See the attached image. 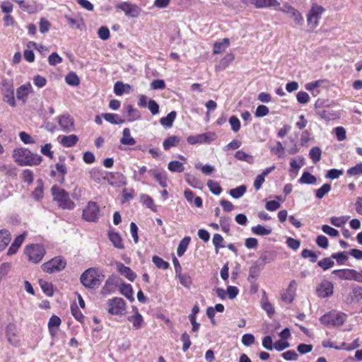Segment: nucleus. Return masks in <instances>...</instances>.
I'll return each instance as SVG.
<instances>
[{"mask_svg": "<svg viewBox=\"0 0 362 362\" xmlns=\"http://www.w3.org/2000/svg\"><path fill=\"white\" fill-rule=\"evenodd\" d=\"M13 157L15 162L21 166L37 165L42 160V156L34 154L24 148H17L14 149Z\"/></svg>", "mask_w": 362, "mask_h": 362, "instance_id": "nucleus-1", "label": "nucleus"}, {"mask_svg": "<svg viewBox=\"0 0 362 362\" xmlns=\"http://www.w3.org/2000/svg\"><path fill=\"white\" fill-rule=\"evenodd\" d=\"M105 276L102 272L96 268L86 269L81 276V284L86 288H94L98 287L104 280Z\"/></svg>", "mask_w": 362, "mask_h": 362, "instance_id": "nucleus-2", "label": "nucleus"}, {"mask_svg": "<svg viewBox=\"0 0 362 362\" xmlns=\"http://www.w3.org/2000/svg\"><path fill=\"white\" fill-rule=\"evenodd\" d=\"M53 199L58 204V206L63 209L72 210L75 207V204L69 197V194L64 189L56 185L51 189Z\"/></svg>", "mask_w": 362, "mask_h": 362, "instance_id": "nucleus-3", "label": "nucleus"}, {"mask_svg": "<svg viewBox=\"0 0 362 362\" xmlns=\"http://www.w3.org/2000/svg\"><path fill=\"white\" fill-rule=\"evenodd\" d=\"M1 92L3 95V100L11 107H16V103L14 98V88L13 81L6 78H2L1 82Z\"/></svg>", "mask_w": 362, "mask_h": 362, "instance_id": "nucleus-4", "label": "nucleus"}, {"mask_svg": "<svg viewBox=\"0 0 362 362\" xmlns=\"http://www.w3.org/2000/svg\"><path fill=\"white\" fill-rule=\"evenodd\" d=\"M346 319V314L337 311H331L322 315L320 318V321L325 326L339 327L344 323Z\"/></svg>", "mask_w": 362, "mask_h": 362, "instance_id": "nucleus-5", "label": "nucleus"}, {"mask_svg": "<svg viewBox=\"0 0 362 362\" xmlns=\"http://www.w3.org/2000/svg\"><path fill=\"white\" fill-rule=\"evenodd\" d=\"M46 253L45 247L40 244H31L25 248V254L33 263L40 262Z\"/></svg>", "mask_w": 362, "mask_h": 362, "instance_id": "nucleus-6", "label": "nucleus"}, {"mask_svg": "<svg viewBox=\"0 0 362 362\" xmlns=\"http://www.w3.org/2000/svg\"><path fill=\"white\" fill-rule=\"evenodd\" d=\"M325 9L322 6L313 5L307 14L308 25L312 30L317 28Z\"/></svg>", "mask_w": 362, "mask_h": 362, "instance_id": "nucleus-7", "label": "nucleus"}, {"mask_svg": "<svg viewBox=\"0 0 362 362\" xmlns=\"http://www.w3.org/2000/svg\"><path fill=\"white\" fill-rule=\"evenodd\" d=\"M66 265V262L60 257H55L51 260L42 264V269L44 272L52 274L56 272L63 270Z\"/></svg>", "mask_w": 362, "mask_h": 362, "instance_id": "nucleus-8", "label": "nucleus"}, {"mask_svg": "<svg viewBox=\"0 0 362 362\" xmlns=\"http://www.w3.org/2000/svg\"><path fill=\"white\" fill-rule=\"evenodd\" d=\"M107 311L111 315H122L125 313L126 303L122 298H113L108 300L107 303Z\"/></svg>", "mask_w": 362, "mask_h": 362, "instance_id": "nucleus-9", "label": "nucleus"}, {"mask_svg": "<svg viewBox=\"0 0 362 362\" xmlns=\"http://www.w3.org/2000/svg\"><path fill=\"white\" fill-rule=\"evenodd\" d=\"M100 209L95 202H89L83 211V218L87 221L95 222L98 219Z\"/></svg>", "mask_w": 362, "mask_h": 362, "instance_id": "nucleus-10", "label": "nucleus"}, {"mask_svg": "<svg viewBox=\"0 0 362 362\" xmlns=\"http://www.w3.org/2000/svg\"><path fill=\"white\" fill-rule=\"evenodd\" d=\"M278 10L284 13L288 14L297 25H300L303 24V18L301 13L288 3L283 4V6L279 8Z\"/></svg>", "mask_w": 362, "mask_h": 362, "instance_id": "nucleus-11", "label": "nucleus"}, {"mask_svg": "<svg viewBox=\"0 0 362 362\" xmlns=\"http://www.w3.org/2000/svg\"><path fill=\"white\" fill-rule=\"evenodd\" d=\"M117 8L124 11L125 15L131 18H136L141 13V9L136 4L129 2H121L117 5Z\"/></svg>", "mask_w": 362, "mask_h": 362, "instance_id": "nucleus-12", "label": "nucleus"}, {"mask_svg": "<svg viewBox=\"0 0 362 362\" xmlns=\"http://www.w3.org/2000/svg\"><path fill=\"white\" fill-rule=\"evenodd\" d=\"M33 90L30 83L21 85L16 90V98L18 100H21L25 103L27 101L28 95L31 93Z\"/></svg>", "mask_w": 362, "mask_h": 362, "instance_id": "nucleus-13", "label": "nucleus"}, {"mask_svg": "<svg viewBox=\"0 0 362 362\" xmlns=\"http://www.w3.org/2000/svg\"><path fill=\"white\" fill-rule=\"evenodd\" d=\"M210 136L213 135L209 133L191 135L187 137V141L189 144L192 145L196 144L209 143L213 140V138H210Z\"/></svg>", "mask_w": 362, "mask_h": 362, "instance_id": "nucleus-14", "label": "nucleus"}, {"mask_svg": "<svg viewBox=\"0 0 362 362\" xmlns=\"http://www.w3.org/2000/svg\"><path fill=\"white\" fill-rule=\"evenodd\" d=\"M115 264L117 272L121 275L124 276L131 281H133L135 279L136 275L129 267H126L120 262H117Z\"/></svg>", "mask_w": 362, "mask_h": 362, "instance_id": "nucleus-15", "label": "nucleus"}, {"mask_svg": "<svg viewBox=\"0 0 362 362\" xmlns=\"http://www.w3.org/2000/svg\"><path fill=\"white\" fill-rule=\"evenodd\" d=\"M59 124L65 132H70L74 129V120L69 115H62L59 118Z\"/></svg>", "mask_w": 362, "mask_h": 362, "instance_id": "nucleus-16", "label": "nucleus"}, {"mask_svg": "<svg viewBox=\"0 0 362 362\" xmlns=\"http://www.w3.org/2000/svg\"><path fill=\"white\" fill-rule=\"evenodd\" d=\"M317 295L322 298L328 297L333 293V285L329 281L321 283L317 289Z\"/></svg>", "mask_w": 362, "mask_h": 362, "instance_id": "nucleus-17", "label": "nucleus"}, {"mask_svg": "<svg viewBox=\"0 0 362 362\" xmlns=\"http://www.w3.org/2000/svg\"><path fill=\"white\" fill-rule=\"evenodd\" d=\"M58 140L63 146L70 148L76 145L78 138L75 134H71L69 136H59Z\"/></svg>", "mask_w": 362, "mask_h": 362, "instance_id": "nucleus-18", "label": "nucleus"}, {"mask_svg": "<svg viewBox=\"0 0 362 362\" xmlns=\"http://www.w3.org/2000/svg\"><path fill=\"white\" fill-rule=\"evenodd\" d=\"M251 3L257 8L275 7L279 5L277 0H251Z\"/></svg>", "mask_w": 362, "mask_h": 362, "instance_id": "nucleus-19", "label": "nucleus"}, {"mask_svg": "<svg viewBox=\"0 0 362 362\" xmlns=\"http://www.w3.org/2000/svg\"><path fill=\"white\" fill-rule=\"evenodd\" d=\"M354 271L352 269H336L332 272V274L337 275L341 279L353 280Z\"/></svg>", "mask_w": 362, "mask_h": 362, "instance_id": "nucleus-20", "label": "nucleus"}, {"mask_svg": "<svg viewBox=\"0 0 362 362\" xmlns=\"http://www.w3.org/2000/svg\"><path fill=\"white\" fill-rule=\"evenodd\" d=\"M199 312V308L197 305H195L193 306V308L192 309V313L189 315V321L192 325V330L194 332H197L200 327V324L196 321V315Z\"/></svg>", "mask_w": 362, "mask_h": 362, "instance_id": "nucleus-21", "label": "nucleus"}, {"mask_svg": "<svg viewBox=\"0 0 362 362\" xmlns=\"http://www.w3.org/2000/svg\"><path fill=\"white\" fill-rule=\"evenodd\" d=\"M89 177L90 180L98 184L105 179V173L95 168L89 171Z\"/></svg>", "mask_w": 362, "mask_h": 362, "instance_id": "nucleus-22", "label": "nucleus"}, {"mask_svg": "<svg viewBox=\"0 0 362 362\" xmlns=\"http://www.w3.org/2000/svg\"><path fill=\"white\" fill-rule=\"evenodd\" d=\"M127 320L132 323L135 329H139L142 327L144 319L138 311H136L134 315L129 316Z\"/></svg>", "mask_w": 362, "mask_h": 362, "instance_id": "nucleus-23", "label": "nucleus"}, {"mask_svg": "<svg viewBox=\"0 0 362 362\" xmlns=\"http://www.w3.org/2000/svg\"><path fill=\"white\" fill-rule=\"evenodd\" d=\"M109 239L113 244V245L119 250H122L124 248V244L122 243V239L120 235L118 233L111 232L109 233Z\"/></svg>", "mask_w": 362, "mask_h": 362, "instance_id": "nucleus-24", "label": "nucleus"}, {"mask_svg": "<svg viewBox=\"0 0 362 362\" xmlns=\"http://www.w3.org/2000/svg\"><path fill=\"white\" fill-rule=\"evenodd\" d=\"M120 143L124 145L133 146L136 144L135 139L131 136L130 129L124 128L122 132V137L120 139Z\"/></svg>", "mask_w": 362, "mask_h": 362, "instance_id": "nucleus-25", "label": "nucleus"}, {"mask_svg": "<svg viewBox=\"0 0 362 362\" xmlns=\"http://www.w3.org/2000/svg\"><path fill=\"white\" fill-rule=\"evenodd\" d=\"M126 112L128 115V121L133 122L134 120L139 119L141 117L140 112L134 108L132 105H127L124 107Z\"/></svg>", "mask_w": 362, "mask_h": 362, "instance_id": "nucleus-26", "label": "nucleus"}, {"mask_svg": "<svg viewBox=\"0 0 362 362\" xmlns=\"http://www.w3.org/2000/svg\"><path fill=\"white\" fill-rule=\"evenodd\" d=\"M102 117L108 122L113 124H123L125 120L122 119L118 115L113 113H104Z\"/></svg>", "mask_w": 362, "mask_h": 362, "instance_id": "nucleus-27", "label": "nucleus"}, {"mask_svg": "<svg viewBox=\"0 0 362 362\" xmlns=\"http://www.w3.org/2000/svg\"><path fill=\"white\" fill-rule=\"evenodd\" d=\"M11 241V234L7 230H0V252L4 250Z\"/></svg>", "mask_w": 362, "mask_h": 362, "instance_id": "nucleus-28", "label": "nucleus"}, {"mask_svg": "<svg viewBox=\"0 0 362 362\" xmlns=\"http://www.w3.org/2000/svg\"><path fill=\"white\" fill-rule=\"evenodd\" d=\"M235 158L238 160L245 161L249 164H252L255 162L253 156L243 151H236L235 153Z\"/></svg>", "mask_w": 362, "mask_h": 362, "instance_id": "nucleus-29", "label": "nucleus"}, {"mask_svg": "<svg viewBox=\"0 0 362 362\" xmlns=\"http://www.w3.org/2000/svg\"><path fill=\"white\" fill-rule=\"evenodd\" d=\"M190 240V237L186 236L180 240L177 249V255L178 257H182L184 255L189 246Z\"/></svg>", "mask_w": 362, "mask_h": 362, "instance_id": "nucleus-30", "label": "nucleus"}, {"mask_svg": "<svg viewBox=\"0 0 362 362\" xmlns=\"http://www.w3.org/2000/svg\"><path fill=\"white\" fill-rule=\"evenodd\" d=\"M251 230L254 234L257 235H268L272 233V229L270 227L257 225L252 227Z\"/></svg>", "mask_w": 362, "mask_h": 362, "instance_id": "nucleus-31", "label": "nucleus"}, {"mask_svg": "<svg viewBox=\"0 0 362 362\" xmlns=\"http://www.w3.org/2000/svg\"><path fill=\"white\" fill-rule=\"evenodd\" d=\"M176 112L172 111L166 117H162L160 120V122L163 126L165 127H171L174 120L176 118Z\"/></svg>", "mask_w": 362, "mask_h": 362, "instance_id": "nucleus-32", "label": "nucleus"}, {"mask_svg": "<svg viewBox=\"0 0 362 362\" xmlns=\"http://www.w3.org/2000/svg\"><path fill=\"white\" fill-rule=\"evenodd\" d=\"M185 180L192 187L196 189H202L203 184L201 180L196 177L191 175L189 174L185 175Z\"/></svg>", "mask_w": 362, "mask_h": 362, "instance_id": "nucleus-33", "label": "nucleus"}, {"mask_svg": "<svg viewBox=\"0 0 362 362\" xmlns=\"http://www.w3.org/2000/svg\"><path fill=\"white\" fill-rule=\"evenodd\" d=\"M180 138L176 136L168 137L164 140L163 146L165 150H169L171 147L177 146L180 142Z\"/></svg>", "mask_w": 362, "mask_h": 362, "instance_id": "nucleus-34", "label": "nucleus"}, {"mask_svg": "<svg viewBox=\"0 0 362 362\" xmlns=\"http://www.w3.org/2000/svg\"><path fill=\"white\" fill-rule=\"evenodd\" d=\"M317 178L309 172H304L298 180L299 183L307 185L315 184Z\"/></svg>", "mask_w": 362, "mask_h": 362, "instance_id": "nucleus-35", "label": "nucleus"}, {"mask_svg": "<svg viewBox=\"0 0 362 362\" xmlns=\"http://www.w3.org/2000/svg\"><path fill=\"white\" fill-rule=\"evenodd\" d=\"M120 292L130 301L134 300L133 289L130 284H122L120 286Z\"/></svg>", "mask_w": 362, "mask_h": 362, "instance_id": "nucleus-36", "label": "nucleus"}, {"mask_svg": "<svg viewBox=\"0 0 362 362\" xmlns=\"http://www.w3.org/2000/svg\"><path fill=\"white\" fill-rule=\"evenodd\" d=\"M228 45L229 40L228 38H224L221 42H216L214 47V53L220 54L223 52L226 49Z\"/></svg>", "mask_w": 362, "mask_h": 362, "instance_id": "nucleus-37", "label": "nucleus"}, {"mask_svg": "<svg viewBox=\"0 0 362 362\" xmlns=\"http://www.w3.org/2000/svg\"><path fill=\"white\" fill-rule=\"evenodd\" d=\"M39 284L42 290L47 296H52L53 295V286L52 283L40 279Z\"/></svg>", "mask_w": 362, "mask_h": 362, "instance_id": "nucleus-38", "label": "nucleus"}, {"mask_svg": "<svg viewBox=\"0 0 362 362\" xmlns=\"http://www.w3.org/2000/svg\"><path fill=\"white\" fill-rule=\"evenodd\" d=\"M246 192V187L245 185H240L236 188L231 189L229 191V194L235 199H239L243 196Z\"/></svg>", "mask_w": 362, "mask_h": 362, "instance_id": "nucleus-39", "label": "nucleus"}, {"mask_svg": "<svg viewBox=\"0 0 362 362\" xmlns=\"http://www.w3.org/2000/svg\"><path fill=\"white\" fill-rule=\"evenodd\" d=\"M352 300L358 302L362 299V286L354 285L352 286V292L351 295Z\"/></svg>", "mask_w": 362, "mask_h": 362, "instance_id": "nucleus-40", "label": "nucleus"}, {"mask_svg": "<svg viewBox=\"0 0 362 362\" xmlns=\"http://www.w3.org/2000/svg\"><path fill=\"white\" fill-rule=\"evenodd\" d=\"M234 57L232 54H228L225 57H223L219 64L216 66V70H223L232 62Z\"/></svg>", "mask_w": 362, "mask_h": 362, "instance_id": "nucleus-41", "label": "nucleus"}, {"mask_svg": "<svg viewBox=\"0 0 362 362\" xmlns=\"http://www.w3.org/2000/svg\"><path fill=\"white\" fill-rule=\"evenodd\" d=\"M315 107L316 109L315 112L319 117L326 120L331 119L332 115L329 111L319 109L320 104L318 100L315 103Z\"/></svg>", "mask_w": 362, "mask_h": 362, "instance_id": "nucleus-42", "label": "nucleus"}, {"mask_svg": "<svg viewBox=\"0 0 362 362\" xmlns=\"http://www.w3.org/2000/svg\"><path fill=\"white\" fill-rule=\"evenodd\" d=\"M168 168L171 172L182 173L184 171L185 168L182 163L173 160L168 163Z\"/></svg>", "mask_w": 362, "mask_h": 362, "instance_id": "nucleus-43", "label": "nucleus"}, {"mask_svg": "<svg viewBox=\"0 0 362 362\" xmlns=\"http://www.w3.org/2000/svg\"><path fill=\"white\" fill-rule=\"evenodd\" d=\"M322 151L319 147H313L310 150L309 156L314 163H317L321 159Z\"/></svg>", "mask_w": 362, "mask_h": 362, "instance_id": "nucleus-44", "label": "nucleus"}, {"mask_svg": "<svg viewBox=\"0 0 362 362\" xmlns=\"http://www.w3.org/2000/svg\"><path fill=\"white\" fill-rule=\"evenodd\" d=\"M207 187L209 190L215 195H218L221 193L222 189L217 182L209 180L207 181Z\"/></svg>", "mask_w": 362, "mask_h": 362, "instance_id": "nucleus-45", "label": "nucleus"}, {"mask_svg": "<svg viewBox=\"0 0 362 362\" xmlns=\"http://www.w3.org/2000/svg\"><path fill=\"white\" fill-rule=\"evenodd\" d=\"M65 81L69 85L72 86H76L80 83L79 78L74 72L69 73L65 78Z\"/></svg>", "mask_w": 362, "mask_h": 362, "instance_id": "nucleus-46", "label": "nucleus"}, {"mask_svg": "<svg viewBox=\"0 0 362 362\" xmlns=\"http://www.w3.org/2000/svg\"><path fill=\"white\" fill-rule=\"evenodd\" d=\"M32 195L37 201L40 200L43 197V187L42 182L41 180H37V186L33 192Z\"/></svg>", "mask_w": 362, "mask_h": 362, "instance_id": "nucleus-47", "label": "nucleus"}, {"mask_svg": "<svg viewBox=\"0 0 362 362\" xmlns=\"http://www.w3.org/2000/svg\"><path fill=\"white\" fill-rule=\"evenodd\" d=\"M331 190V185L329 184H324L320 188L316 190V198L321 199L324 196Z\"/></svg>", "mask_w": 362, "mask_h": 362, "instance_id": "nucleus-48", "label": "nucleus"}, {"mask_svg": "<svg viewBox=\"0 0 362 362\" xmlns=\"http://www.w3.org/2000/svg\"><path fill=\"white\" fill-rule=\"evenodd\" d=\"M141 200L142 203L145 206H146V207L151 209L153 211H156V208L154 204V202L151 197H149L148 195H146V194H142L141 196Z\"/></svg>", "mask_w": 362, "mask_h": 362, "instance_id": "nucleus-49", "label": "nucleus"}, {"mask_svg": "<svg viewBox=\"0 0 362 362\" xmlns=\"http://www.w3.org/2000/svg\"><path fill=\"white\" fill-rule=\"evenodd\" d=\"M152 261L154 264L159 269H167L169 268V263L168 262L164 261L162 258L158 256H153L152 258Z\"/></svg>", "mask_w": 362, "mask_h": 362, "instance_id": "nucleus-50", "label": "nucleus"}, {"mask_svg": "<svg viewBox=\"0 0 362 362\" xmlns=\"http://www.w3.org/2000/svg\"><path fill=\"white\" fill-rule=\"evenodd\" d=\"M348 219H349V216H340V217L333 216V217L330 218V223L336 227H341L344 223H346Z\"/></svg>", "mask_w": 362, "mask_h": 362, "instance_id": "nucleus-51", "label": "nucleus"}, {"mask_svg": "<svg viewBox=\"0 0 362 362\" xmlns=\"http://www.w3.org/2000/svg\"><path fill=\"white\" fill-rule=\"evenodd\" d=\"M212 241L214 245L216 253H218L219 248L224 247V245H223V238L220 234H214Z\"/></svg>", "mask_w": 362, "mask_h": 362, "instance_id": "nucleus-52", "label": "nucleus"}, {"mask_svg": "<svg viewBox=\"0 0 362 362\" xmlns=\"http://www.w3.org/2000/svg\"><path fill=\"white\" fill-rule=\"evenodd\" d=\"M260 267L257 264H254L250 268L249 271L248 280L252 281L255 279L259 274Z\"/></svg>", "mask_w": 362, "mask_h": 362, "instance_id": "nucleus-53", "label": "nucleus"}, {"mask_svg": "<svg viewBox=\"0 0 362 362\" xmlns=\"http://www.w3.org/2000/svg\"><path fill=\"white\" fill-rule=\"evenodd\" d=\"M271 151H272L275 155L278 157L281 158L284 156V147L280 141H277L275 147L269 148Z\"/></svg>", "mask_w": 362, "mask_h": 362, "instance_id": "nucleus-54", "label": "nucleus"}, {"mask_svg": "<svg viewBox=\"0 0 362 362\" xmlns=\"http://www.w3.org/2000/svg\"><path fill=\"white\" fill-rule=\"evenodd\" d=\"M125 87L130 88L129 85L124 84L122 82L117 81L114 86V91L117 95H122L125 91Z\"/></svg>", "mask_w": 362, "mask_h": 362, "instance_id": "nucleus-55", "label": "nucleus"}, {"mask_svg": "<svg viewBox=\"0 0 362 362\" xmlns=\"http://www.w3.org/2000/svg\"><path fill=\"white\" fill-rule=\"evenodd\" d=\"M229 123L230 124V127H231V129L234 132H237L240 130V122L239 120V119L236 117V116H231L230 118H229Z\"/></svg>", "mask_w": 362, "mask_h": 362, "instance_id": "nucleus-56", "label": "nucleus"}, {"mask_svg": "<svg viewBox=\"0 0 362 362\" xmlns=\"http://www.w3.org/2000/svg\"><path fill=\"white\" fill-rule=\"evenodd\" d=\"M195 168L197 169H199V170H201L202 172L205 174V175H209L211 174V173L214 172V170H215L214 169V167L211 165H202L201 163H197L195 165Z\"/></svg>", "mask_w": 362, "mask_h": 362, "instance_id": "nucleus-57", "label": "nucleus"}, {"mask_svg": "<svg viewBox=\"0 0 362 362\" xmlns=\"http://www.w3.org/2000/svg\"><path fill=\"white\" fill-rule=\"evenodd\" d=\"M181 341H182V350L184 352L187 351L191 346V340L189 335L185 332L181 336Z\"/></svg>", "mask_w": 362, "mask_h": 362, "instance_id": "nucleus-58", "label": "nucleus"}, {"mask_svg": "<svg viewBox=\"0 0 362 362\" xmlns=\"http://www.w3.org/2000/svg\"><path fill=\"white\" fill-rule=\"evenodd\" d=\"M349 176L362 175V163H358L347 170Z\"/></svg>", "mask_w": 362, "mask_h": 362, "instance_id": "nucleus-59", "label": "nucleus"}, {"mask_svg": "<svg viewBox=\"0 0 362 362\" xmlns=\"http://www.w3.org/2000/svg\"><path fill=\"white\" fill-rule=\"evenodd\" d=\"M62 62V58L56 52L52 53L48 57V62L51 66H56Z\"/></svg>", "mask_w": 362, "mask_h": 362, "instance_id": "nucleus-60", "label": "nucleus"}, {"mask_svg": "<svg viewBox=\"0 0 362 362\" xmlns=\"http://www.w3.org/2000/svg\"><path fill=\"white\" fill-rule=\"evenodd\" d=\"M269 112V108L267 106L260 105L257 106L255 114L257 117H262L267 115Z\"/></svg>", "mask_w": 362, "mask_h": 362, "instance_id": "nucleus-61", "label": "nucleus"}, {"mask_svg": "<svg viewBox=\"0 0 362 362\" xmlns=\"http://www.w3.org/2000/svg\"><path fill=\"white\" fill-rule=\"evenodd\" d=\"M318 266L322 268L324 270H327L334 265V262L329 258L325 257L317 263Z\"/></svg>", "mask_w": 362, "mask_h": 362, "instance_id": "nucleus-62", "label": "nucleus"}, {"mask_svg": "<svg viewBox=\"0 0 362 362\" xmlns=\"http://www.w3.org/2000/svg\"><path fill=\"white\" fill-rule=\"evenodd\" d=\"M301 256L303 258H310V261L311 262H315L317 259V256L316 254L311 250H309L308 249H304L301 252Z\"/></svg>", "mask_w": 362, "mask_h": 362, "instance_id": "nucleus-63", "label": "nucleus"}, {"mask_svg": "<svg viewBox=\"0 0 362 362\" xmlns=\"http://www.w3.org/2000/svg\"><path fill=\"white\" fill-rule=\"evenodd\" d=\"M19 137L21 141L25 144H34L35 142L33 137L25 132H21L19 133Z\"/></svg>", "mask_w": 362, "mask_h": 362, "instance_id": "nucleus-64", "label": "nucleus"}]
</instances>
